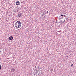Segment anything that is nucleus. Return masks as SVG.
<instances>
[{
    "label": "nucleus",
    "instance_id": "obj_9",
    "mask_svg": "<svg viewBox=\"0 0 76 76\" xmlns=\"http://www.w3.org/2000/svg\"><path fill=\"white\" fill-rule=\"evenodd\" d=\"M67 20V19H66L65 20H64V22H65Z\"/></svg>",
    "mask_w": 76,
    "mask_h": 76
},
{
    "label": "nucleus",
    "instance_id": "obj_17",
    "mask_svg": "<svg viewBox=\"0 0 76 76\" xmlns=\"http://www.w3.org/2000/svg\"><path fill=\"white\" fill-rule=\"evenodd\" d=\"M61 17L59 18V19H61Z\"/></svg>",
    "mask_w": 76,
    "mask_h": 76
},
{
    "label": "nucleus",
    "instance_id": "obj_4",
    "mask_svg": "<svg viewBox=\"0 0 76 76\" xmlns=\"http://www.w3.org/2000/svg\"><path fill=\"white\" fill-rule=\"evenodd\" d=\"M13 37L11 36L9 37V39L10 40H12V39H13Z\"/></svg>",
    "mask_w": 76,
    "mask_h": 76
},
{
    "label": "nucleus",
    "instance_id": "obj_3",
    "mask_svg": "<svg viewBox=\"0 0 76 76\" xmlns=\"http://www.w3.org/2000/svg\"><path fill=\"white\" fill-rule=\"evenodd\" d=\"M15 3L16 5H20V2L19 1L16 2Z\"/></svg>",
    "mask_w": 76,
    "mask_h": 76
},
{
    "label": "nucleus",
    "instance_id": "obj_5",
    "mask_svg": "<svg viewBox=\"0 0 76 76\" xmlns=\"http://www.w3.org/2000/svg\"><path fill=\"white\" fill-rule=\"evenodd\" d=\"M15 71V69L14 68H13L12 69L11 72H14Z\"/></svg>",
    "mask_w": 76,
    "mask_h": 76
},
{
    "label": "nucleus",
    "instance_id": "obj_13",
    "mask_svg": "<svg viewBox=\"0 0 76 76\" xmlns=\"http://www.w3.org/2000/svg\"><path fill=\"white\" fill-rule=\"evenodd\" d=\"M64 20H66V18H65L64 19Z\"/></svg>",
    "mask_w": 76,
    "mask_h": 76
},
{
    "label": "nucleus",
    "instance_id": "obj_1",
    "mask_svg": "<svg viewBox=\"0 0 76 76\" xmlns=\"http://www.w3.org/2000/svg\"><path fill=\"white\" fill-rule=\"evenodd\" d=\"M15 26L17 29L19 28L20 26H21V23L19 21H17L15 23Z\"/></svg>",
    "mask_w": 76,
    "mask_h": 76
},
{
    "label": "nucleus",
    "instance_id": "obj_14",
    "mask_svg": "<svg viewBox=\"0 0 76 76\" xmlns=\"http://www.w3.org/2000/svg\"><path fill=\"white\" fill-rule=\"evenodd\" d=\"M61 19H63V18L62 17L61 18Z\"/></svg>",
    "mask_w": 76,
    "mask_h": 76
},
{
    "label": "nucleus",
    "instance_id": "obj_11",
    "mask_svg": "<svg viewBox=\"0 0 76 76\" xmlns=\"http://www.w3.org/2000/svg\"><path fill=\"white\" fill-rule=\"evenodd\" d=\"M50 70H52V69L51 68H50Z\"/></svg>",
    "mask_w": 76,
    "mask_h": 76
},
{
    "label": "nucleus",
    "instance_id": "obj_12",
    "mask_svg": "<svg viewBox=\"0 0 76 76\" xmlns=\"http://www.w3.org/2000/svg\"><path fill=\"white\" fill-rule=\"evenodd\" d=\"M47 13H48V11H47Z\"/></svg>",
    "mask_w": 76,
    "mask_h": 76
},
{
    "label": "nucleus",
    "instance_id": "obj_2",
    "mask_svg": "<svg viewBox=\"0 0 76 76\" xmlns=\"http://www.w3.org/2000/svg\"><path fill=\"white\" fill-rule=\"evenodd\" d=\"M23 16V15L21 13L19 14L18 15V18H22V17Z\"/></svg>",
    "mask_w": 76,
    "mask_h": 76
},
{
    "label": "nucleus",
    "instance_id": "obj_15",
    "mask_svg": "<svg viewBox=\"0 0 76 76\" xmlns=\"http://www.w3.org/2000/svg\"><path fill=\"white\" fill-rule=\"evenodd\" d=\"M0 53H1V51H0Z\"/></svg>",
    "mask_w": 76,
    "mask_h": 76
},
{
    "label": "nucleus",
    "instance_id": "obj_10",
    "mask_svg": "<svg viewBox=\"0 0 76 76\" xmlns=\"http://www.w3.org/2000/svg\"><path fill=\"white\" fill-rule=\"evenodd\" d=\"M1 66H0V70H1Z\"/></svg>",
    "mask_w": 76,
    "mask_h": 76
},
{
    "label": "nucleus",
    "instance_id": "obj_16",
    "mask_svg": "<svg viewBox=\"0 0 76 76\" xmlns=\"http://www.w3.org/2000/svg\"><path fill=\"white\" fill-rule=\"evenodd\" d=\"M73 66V64L71 65V66Z\"/></svg>",
    "mask_w": 76,
    "mask_h": 76
},
{
    "label": "nucleus",
    "instance_id": "obj_8",
    "mask_svg": "<svg viewBox=\"0 0 76 76\" xmlns=\"http://www.w3.org/2000/svg\"><path fill=\"white\" fill-rule=\"evenodd\" d=\"M62 21H63V20H61V23H64V21H63V22H62Z\"/></svg>",
    "mask_w": 76,
    "mask_h": 76
},
{
    "label": "nucleus",
    "instance_id": "obj_7",
    "mask_svg": "<svg viewBox=\"0 0 76 76\" xmlns=\"http://www.w3.org/2000/svg\"><path fill=\"white\" fill-rule=\"evenodd\" d=\"M64 17L65 18H66V19H67V17H66V16L64 15Z\"/></svg>",
    "mask_w": 76,
    "mask_h": 76
},
{
    "label": "nucleus",
    "instance_id": "obj_18",
    "mask_svg": "<svg viewBox=\"0 0 76 76\" xmlns=\"http://www.w3.org/2000/svg\"><path fill=\"white\" fill-rule=\"evenodd\" d=\"M59 32H60V31H59Z\"/></svg>",
    "mask_w": 76,
    "mask_h": 76
},
{
    "label": "nucleus",
    "instance_id": "obj_6",
    "mask_svg": "<svg viewBox=\"0 0 76 76\" xmlns=\"http://www.w3.org/2000/svg\"><path fill=\"white\" fill-rule=\"evenodd\" d=\"M61 16L62 17V18H64V15H61Z\"/></svg>",
    "mask_w": 76,
    "mask_h": 76
}]
</instances>
